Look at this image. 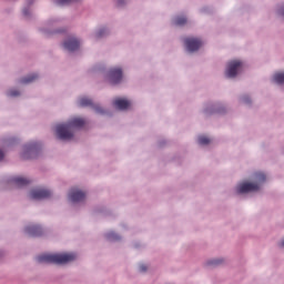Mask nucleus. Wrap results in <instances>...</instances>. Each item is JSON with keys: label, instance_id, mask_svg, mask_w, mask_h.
<instances>
[{"label": "nucleus", "instance_id": "9b49d317", "mask_svg": "<svg viewBox=\"0 0 284 284\" xmlns=\"http://www.w3.org/2000/svg\"><path fill=\"white\" fill-rule=\"evenodd\" d=\"M113 105L118 110H128V106L130 105V101H128L126 99L118 98L113 101Z\"/></svg>", "mask_w": 284, "mask_h": 284}, {"label": "nucleus", "instance_id": "6ab92c4d", "mask_svg": "<svg viewBox=\"0 0 284 284\" xmlns=\"http://www.w3.org/2000/svg\"><path fill=\"white\" fill-rule=\"evenodd\" d=\"M106 239L109 241H119L120 237H119V235H116V233L110 232V233L106 234Z\"/></svg>", "mask_w": 284, "mask_h": 284}, {"label": "nucleus", "instance_id": "bb28decb", "mask_svg": "<svg viewBox=\"0 0 284 284\" xmlns=\"http://www.w3.org/2000/svg\"><path fill=\"white\" fill-rule=\"evenodd\" d=\"M3 156H4L3 151L0 150V161H3Z\"/></svg>", "mask_w": 284, "mask_h": 284}, {"label": "nucleus", "instance_id": "4468645a", "mask_svg": "<svg viewBox=\"0 0 284 284\" xmlns=\"http://www.w3.org/2000/svg\"><path fill=\"white\" fill-rule=\"evenodd\" d=\"M38 149H39V143H37V142L27 144V145L24 146L23 159H28V156H26V154H28V152H29L30 154H34Z\"/></svg>", "mask_w": 284, "mask_h": 284}, {"label": "nucleus", "instance_id": "cd10ccee", "mask_svg": "<svg viewBox=\"0 0 284 284\" xmlns=\"http://www.w3.org/2000/svg\"><path fill=\"white\" fill-rule=\"evenodd\" d=\"M22 12H23L24 17H28V14H29L28 9H23Z\"/></svg>", "mask_w": 284, "mask_h": 284}, {"label": "nucleus", "instance_id": "423d86ee", "mask_svg": "<svg viewBox=\"0 0 284 284\" xmlns=\"http://www.w3.org/2000/svg\"><path fill=\"white\" fill-rule=\"evenodd\" d=\"M184 45L189 52H196L203 45V42L196 38H186L184 39Z\"/></svg>", "mask_w": 284, "mask_h": 284}, {"label": "nucleus", "instance_id": "f3484780", "mask_svg": "<svg viewBox=\"0 0 284 284\" xmlns=\"http://www.w3.org/2000/svg\"><path fill=\"white\" fill-rule=\"evenodd\" d=\"M185 23H187V18H185V17H176L174 19L175 26H185Z\"/></svg>", "mask_w": 284, "mask_h": 284}, {"label": "nucleus", "instance_id": "f03ea898", "mask_svg": "<svg viewBox=\"0 0 284 284\" xmlns=\"http://www.w3.org/2000/svg\"><path fill=\"white\" fill-rule=\"evenodd\" d=\"M77 260V253L42 254L37 257L38 263H53L54 265H65Z\"/></svg>", "mask_w": 284, "mask_h": 284}, {"label": "nucleus", "instance_id": "f8f14e48", "mask_svg": "<svg viewBox=\"0 0 284 284\" xmlns=\"http://www.w3.org/2000/svg\"><path fill=\"white\" fill-rule=\"evenodd\" d=\"M11 183L16 185V187H26V185H29L30 180L22 176H17L11 179Z\"/></svg>", "mask_w": 284, "mask_h": 284}, {"label": "nucleus", "instance_id": "39448f33", "mask_svg": "<svg viewBox=\"0 0 284 284\" xmlns=\"http://www.w3.org/2000/svg\"><path fill=\"white\" fill-rule=\"evenodd\" d=\"M123 79V70L121 68H113L109 71V81L111 85H116L121 83Z\"/></svg>", "mask_w": 284, "mask_h": 284}, {"label": "nucleus", "instance_id": "1a4fd4ad", "mask_svg": "<svg viewBox=\"0 0 284 284\" xmlns=\"http://www.w3.org/2000/svg\"><path fill=\"white\" fill-rule=\"evenodd\" d=\"M80 45H81V42H79V40L74 38H70L63 43L64 49L68 50L69 52H74L75 50H79Z\"/></svg>", "mask_w": 284, "mask_h": 284}, {"label": "nucleus", "instance_id": "ddd939ff", "mask_svg": "<svg viewBox=\"0 0 284 284\" xmlns=\"http://www.w3.org/2000/svg\"><path fill=\"white\" fill-rule=\"evenodd\" d=\"M26 232H27V234H29V236H41V234H42L41 226H39V225L27 226Z\"/></svg>", "mask_w": 284, "mask_h": 284}, {"label": "nucleus", "instance_id": "2eb2a0df", "mask_svg": "<svg viewBox=\"0 0 284 284\" xmlns=\"http://www.w3.org/2000/svg\"><path fill=\"white\" fill-rule=\"evenodd\" d=\"M37 79H39V75L38 74H31L27 78H22L20 80V83H33V81H37Z\"/></svg>", "mask_w": 284, "mask_h": 284}, {"label": "nucleus", "instance_id": "c85d7f7f", "mask_svg": "<svg viewBox=\"0 0 284 284\" xmlns=\"http://www.w3.org/2000/svg\"><path fill=\"white\" fill-rule=\"evenodd\" d=\"M118 6H123V2L121 0H119Z\"/></svg>", "mask_w": 284, "mask_h": 284}, {"label": "nucleus", "instance_id": "c756f323", "mask_svg": "<svg viewBox=\"0 0 284 284\" xmlns=\"http://www.w3.org/2000/svg\"><path fill=\"white\" fill-rule=\"evenodd\" d=\"M281 245H282V247H284V240L282 241Z\"/></svg>", "mask_w": 284, "mask_h": 284}, {"label": "nucleus", "instance_id": "f257e3e1", "mask_svg": "<svg viewBox=\"0 0 284 284\" xmlns=\"http://www.w3.org/2000/svg\"><path fill=\"white\" fill-rule=\"evenodd\" d=\"M83 125H85L83 118H73L67 124H58L55 134L61 141H70L74 136L72 128H83Z\"/></svg>", "mask_w": 284, "mask_h": 284}, {"label": "nucleus", "instance_id": "b1692460", "mask_svg": "<svg viewBox=\"0 0 284 284\" xmlns=\"http://www.w3.org/2000/svg\"><path fill=\"white\" fill-rule=\"evenodd\" d=\"M19 91H17V90H11V91H9V97H19Z\"/></svg>", "mask_w": 284, "mask_h": 284}, {"label": "nucleus", "instance_id": "dca6fc26", "mask_svg": "<svg viewBox=\"0 0 284 284\" xmlns=\"http://www.w3.org/2000/svg\"><path fill=\"white\" fill-rule=\"evenodd\" d=\"M273 81L278 84L284 83V73L283 72L275 73L273 77Z\"/></svg>", "mask_w": 284, "mask_h": 284}, {"label": "nucleus", "instance_id": "393cba45", "mask_svg": "<svg viewBox=\"0 0 284 284\" xmlns=\"http://www.w3.org/2000/svg\"><path fill=\"white\" fill-rule=\"evenodd\" d=\"M139 271H140V272H148V266H146L145 264H141V265L139 266Z\"/></svg>", "mask_w": 284, "mask_h": 284}, {"label": "nucleus", "instance_id": "aec40b11", "mask_svg": "<svg viewBox=\"0 0 284 284\" xmlns=\"http://www.w3.org/2000/svg\"><path fill=\"white\" fill-rule=\"evenodd\" d=\"M255 179L258 183H265V175L261 172L255 173Z\"/></svg>", "mask_w": 284, "mask_h": 284}, {"label": "nucleus", "instance_id": "7ed1b4c3", "mask_svg": "<svg viewBox=\"0 0 284 284\" xmlns=\"http://www.w3.org/2000/svg\"><path fill=\"white\" fill-rule=\"evenodd\" d=\"M241 68H243V62H241L239 60H233V61L229 62L227 69L225 71L226 77L229 79H234V77H236V74H239V70H241Z\"/></svg>", "mask_w": 284, "mask_h": 284}, {"label": "nucleus", "instance_id": "a211bd4d", "mask_svg": "<svg viewBox=\"0 0 284 284\" xmlns=\"http://www.w3.org/2000/svg\"><path fill=\"white\" fill-rule=\"evenodd\" d=\"M197 143H199L200 145H207V144H210V138H207V136H205V135H201V136H199V139H197Z\"/></svg>", "mask_w": 284, "mask_h": 284}, {"label": "nucleus", "instance_id": "a878e982", "mask_svg": "<svg viewBox=\"0 0 284 284\" xmlns=\"http://www.w3.org/2000/svg\"><path fill=\"white\" fill-rule=\"evenodd\" d=\"M242 101H243V103H251V100H250L247 97H244V98L242 99Z\"/></svg>", "mask_w": 284, "mask_h": 284}, {"label": "nucleus", "instance_id": "412c9836", "mask_svg": "<svg viewBox=\"0 0 284 284\" xmlns=\"http://www.w3.org/2000/svg\"><path fill=\"white\" fill-rule=\"evenodd\" d=\"M74 1H77V0H57L55 3L58 6H65L68 3H74Z\"/></svg>", "mask_w": 284, "mask_h": 284}, {"label": "nucleus", "instance_id": "4be33fe9", "mask_svg": "<svg viewBox=\"0 0 284 284\" xmlns=\"http://www.w3.org/2000/svg\"><path fill=\"white\" fill-rule=\"evenodd\" d=\"M104 34H105V29H101L100 31H98L95 33V37H97V39H101V37H103Z\"/></svg>", "mask_w": 284, "mask_h": 284}, {"label": "nucleus", "instance_id": "5701e85b", "mask_svg": "<svg viewBox=\"0 0 284 284\" xmlns=\"http://www.w3.org/2000/svg\"><path fill=\"white\" fill-rule=\"evenodd\" d=\"M222 261L221 260H212L207 263V265H221Z\"/></svg>", "mask_w": 284, "mask_h": 284}, {"label": "nucleus", "instance_id": "0eeeda50", "mask_svg": "<svg viewBox=\"0 0 284 284\" xmlns=\"http://www.w3.org/2000/svg\"><path fill=\"white\" fill-rule=\"evenodd\" d=\"M52 196V192L45 189H36L30 192V197L37 201L41 199H50Z\"/></svg>", "mask_w": 284, "mask_h": 284}, {"label": "nucleus", "instance_id": "6e6552de", "mask_svg": "<svg viewBox=\"0 0 284 284\" xmlns=\"http://www.w3.org/2000/svg\"><path fill=\"white\" fill-rule=\"evenodd\" d=\"M69 200L72 203H81L82 201H85V192L78 189H71Z\"/></svg>", "mask_w": 284, "mask_h": 284}, {"label": "nucleus", "instance_id": "9d476101", "mask_svg": "<svg viewBox=\"0 0 284 284\" xmlns=\"http://www.w3.org/2000/svg\"><path fill=\"white\" fill-rule=\"evenodd\" d=\"M79 105L80 108L91 106V108H94L95 111L103 113V109H101L99 105H94V103H92V100L88 98H81L79 100Z\"/></svg>", "mask_w": 284, "mask_h": 284}, {"label": "nucleus", "instance_id": "20e7f679", "mask_svg": "<svg viewBox=\"0 0 284 284\" xmlns=\"http://www.w3.org/2000/svg\"><path fill=\"white\" fill-rule=\"evenodd\" d=\"M258 183L244 182L237 185V194H247V192H258Z\"/></svg>", "mask_w": 284, "mask_h": 284}]
</instances>
